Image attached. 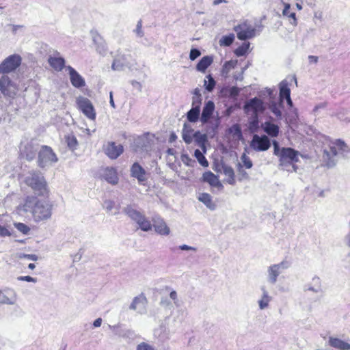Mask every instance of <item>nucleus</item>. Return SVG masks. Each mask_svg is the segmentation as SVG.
Wrapping results in <instances>:
<instances>
[{"label": "nucleus", "instance_id": "nucleus-20", "mask_svg": "<svg viewBox=\"0 0 350 350\" xmlns=\"http://www.w3.org/2000/svg\"><path fill=\"white\" fill-rule=\"evenodd\" d=\"M131 176L136 178L139 182H143L146 180V171L138 163H134L131 168Z\"/></svg>", "mask_w": 350, "mask_h": 350}, {"label": "nucleus", "instance_id": "nucleus-56", "mask_svg": "<svg viewBox=\"0 0 350 350\" xmlns=\"http://www.w3.org/2000/svg\"><path fill=\"white\" fill-rule=\"evenodd\" d=\"M170 297L172 299L176 300L177 298V294L175 291H172L170 292Z\"/></svg>", "mask_w": 350, "mask_h": 350}, {"label": "nucleus", "instance_id": "nucleus-39", "mask_svg": "<svg viewBox=\"0 0 350 350\" xmlns=\"http://www.w3.org/2000/svg\"><path fill=\"white\" fill-rule=\"evenodd\" d=\"M206 78H208V84L206 85V89L208 92H211L215 86V81L214 79L211 77V75H208Z\"/></svg>", "mask_w": 350, "mask_h": 350}, {"label": "nucleus", "instance_id": "nucleus-8", "mask_svg": "<svg viewBox=\"0 0 350 350\" xmlns=\"http://www.w3.org/2000/svg\"><path fill=\"white\" fill-rule=\"evenodd\" d=\"M265 109L262 100L257 97L250 99L244 105V111L246 113H251L252 116H258Z\"/></svg>", "mask_w": 350, "mask_h": 350}, {"label": "nucleus", "instance_id": "nucleus-49", "mask_svg": "<svg viewBox=\"0 0 350 350\" xmlns=\"http://www.w3.org/2000/svg\"><path fill=\"white\" fill-rule=\"evenodd\" d=\"M239 93V89L237 87H232L230 90L231 96H237Z\"/></svg>", "mask_w": 350, "mask_h": 350}, {"label": "nucleus", "instance_id": "nucleus-34", "mask_svg": "<svg viewBox=\"0 0 350 350\" xmlns=\"http://www.w3.org/2000/svg\"><path fill=\"white\" fill-rule=\"evenodd\" d=\"M258 116H252V120L249 123V128L252 131H256L258 128Z\"/></svg>", "mask_w": 350, "mask_h": 350}, {"label": "nucleus", "instance_id": "nucleus-55", "mask_svg": "<svg viewBox=\"0 0 350 350\" xmlns=\"http://www.w3.org/2000/svg\"><path fill=\"white\" fill-rule=\"evenodd\" d=\"M180 249L182 250H195L194 248H193L192 247L188 246L187 245H180Z\"/></svg>", "mask_w": 350, "mask_h": 350}, {"label": "nucleus", "instance_id": "nucleus-40", "mask_svg": "<svg viewBox=\"0 0 350 350\" xmlns=\"http://www.w3.org/2000/svg\"><path fill=\"white\" fill-rule=\"evenodd\" d=\"M103 208L107 211H111L115 208V202L111 200H107L103 203Z\"/></svg>", "mask_w": 350, "mask_h": 350}, {"label": "nucleus", "instance_id": "nucleus-31", "mask_svg": "<svg viewBox=\"0 0 350 350\" xmlns=\"http://www.w3.org/2000/svg\"><path fill=\"white\" fill-rule=\"evenodd\" d=\"M199 200L206 204L208 207H211L213 204L211 196L206 193H202L198 198Z\"/></svg>", "mask_w": 350, "mask_h": 350}, {"label": "nucleus", "instance_id": "nucleus-38", "mask_svg": "<svg viewBox=\"0 0 350 350\" xmlns=\"http://www.w3.org/2000/svg\"><path fill=\"white\" fill-rule=\"evenodd\" d=\"M16 228L24 234H27L30 230V228L23 223H18L15 224Z\"/></svg>", "mask_w": 350, "mask_h": 350}, {"label": "nucleus", "instance_id": "nucleus-5", "mask_svg": "<svg viewBox=\"0 0 350 350\" xmlns=\"http://www.w3.org/2000/svg\"><path fill=\"white\" fill-rule=\"evenodd\" d=\"M22 58L18 54H14L6 57L0 64V74L5 75L16 70L21 64Z\"/></svg>", "mask_w": 350, "mask_h": 350}, {"label": "nucleus", "instance_id": "nucleus-24", "mask_svg": "<svg viewBox=\"0 0 350 350\" xmlns=\"http://www.w3.org/2000/svg\"><path fill=\"white\" fill-rule=\"evenodd\" d=\"M213 59L211 56H204L196 65V69L202 72H205L208 66L211 65Z\"/></svg>", "mask_w": 350, "mask_h": 350}, {"label": "nucleus", "instance_id": "nucleus-45", "mask_svg": "<svg viewBox=\"0 0 350 350\" xmlns=\"http://www.w3.org/2000/svg\"><path fill=\"white\" fill-rule=\"evenodd\" d=\"M271 110L277 117L281 116V115H282L281 111L279 109V107L277 106L276 104H274L271 107Z\"/></svg>", "mask_w": 350, "mask_h": 350}, {"label": "nucleus", "instance_id": "nucleus-2", "mask_svg": "<svg viewBox=\"0 0 350 350\" xmlns=\"http://www.w3.org/2000/svg\"><path fill=\"white\" fill-rule=\"evenodd\" d=\"M36 202V198L33 196H27L24 202V204L18 207L19 211H31L35 217L38 219H48L51 216V208L48 204L46 206L39 205L36 202L35 206L33 205Z\"/></svg>", "mask_w": 350, "mask_h": 350}, {"label": "nucleus", "instance_id": "nucleus-60", "mask_svg": "<svg viewBox=\"0 0 350 350\" xmlns=\"http://www.w3.org/2000/svg\"><path fill=\"white\" fill-rule=\"evenodd\" d=\"M184 140L186 143H190L191 142V139L189 137V138H187V137L184 136Z\"/></svg>", "mask_w": 350, "mask_h": 350}, {"label": "nucleus", "instance_id": "nucleus-3", "mask_svg": "<svg viewBox=\"0 0 350 350\" xmlns=\"http://www.w3.org/2000/svg\"><path fill=\"white\" fill-rule=\"evenodd\" d=\"M274 154L279 158L280 165L288 166L293 165L294 170L296 171L297 167L296 163L299 161V151L292 148H282L280 149L277 142H273Z\"/></svg>", "mask_w": 350, "mask_h": 350}, {"label": "nucleus", "instance_id": "nucleus-54", "mask_svg": "<svg viewBox=\"0 0 350 350\" xmlns=\"http://www.w3.org/2000/svg\"><path fill=\"white\" fill-rule=\"evenodd\" d=\"M101 323H102V319L100 318H98L94 321L93 325L94 327H98L101 325Z\"/></svg>", "mask_w": 350, "mask_h": 350}, {"label": "nucleus", "instance_id": "nucleus-48", "mask_svg": "<svg viewBox=\"0 0 350 350\" xmlns=\"http://www.w3.org/2000/svg\"><path fill=\"white\" fill-rule=\"evenodd\" d=\"M10 235V232H9V230L6 228L0 226V236L6 237Z\"/></svg>", "mask_w": 350, "mask_h": 350}, {"label": "nucleus", "instance_id": "nucleus-27", "mask_svg": "<svg viewBox=\"0 0 350 350\" xmlns=\"http://www.w3.org/2000/svg\"><path fill=\"white\" fill-rule=\"evenodd\" d=\"M280 265H273L269 267V273L270 280L272 283H274L277 280V278L280 273L279 272Z\"/></svg>", "mask_w": 350, "mask_h": 350}, {"label": "nucleus", "instance_id": "nucleus-52", "mask_svg": "<svg viewBox=\"0 0 350 350\" xmlns=\"http://www.w3.org/2000/svg\"><path fill=\"white\" fill-rule=\"evenodd\" d=\"M23 256L24 258H26L27 259L34 260V261L38 260V256L36 254H24Z\"/></svg>", "mask_w": 350, "mask_h": 350}, {"label": "nucleus", "instance_id": "nucleus-11", "mask_svg": "<svg viewBox=\"0 0 350 350\" xmlns=\"http://www.w3.org/2000/svg\"><path fill=\"white\" fill-rule=\"evenodd\" d=\"M79 109L89 119L94 120L96 119V112L94 108L88 98H83L77 101Z\"/></svg>", "mask_w": 350, "mask_h": 350}, {"label": "nucleus", "instance_id": "nucleus-61", "mask_svg": "<svg viewBox=\"0 0 350 350\" xmlns=\"http://www.w3.org/2000/svg\"><path fill=\"white\" fill-rule=\"evenodd\" d=\"M297 8H298L299 9H301V5H299V4H297Z\"/></svg>", "mask_w": 350, "mask_h": 350}, {"label": "nucleus", "instance_id": "nucleus-59", "mask_svg": "<svg viewBox=\"0 0 350 350\" xmlns=\"http://www.w3.org/2000/svg\"><path fill=\"white\" fill-rule=\"evenodd\" d=\"M35 267H36V265L33 263H30L28 265V268L30 269H34Z\"/></svg>", "mask_w": 350, "mask_h": 350}, {"label": "nucleus", "instance_id": "nucleus-10", "mask_svg": "<svg viewBox=\"0 0 350 350\" xmlns=\"http://www.w3.org/2000/svg\"><path fill=\"white\" fill-rule=\"evenodd\" d=\"M238 39L245 40L250 39L255 36V29L247 23H243L234 27Z\"/></svg>", "mask_w": 350, "mask_h": 350}, {"label": "nucleus", "instance_id": "nucleus-42", "mask_svg": "<svg viewBox=\"0 0 350 350\" xmlns=\"http://www.w3.org/2000/svg\"><path fill=\"white\" fill-rule=\"evenodd\" d=\"M136 350H154L149 344L142 342L137 346Z\"/></svg>", "mask_w": 350, "mask_h": 350}, {"label": "nucleus", "instance_id": "nucleus-15", "mask_svg": "<svg viewBox=\"0 0 350 350\" xmlns=\"http://www.w3.org/2000/svg\"><path fill=\"white\" fill-rule=\"evenodd\" d=\"M70 79L71 84L77 88L85 86V82L83 78L71 66H68Z\"/></svg>", "mask_w": 350, "mask_h": 350}, {"label": "nucleus", "instance_id": "nucleus-53", "mask_svg": "<svg viewBox=\"0 0 350 350\" xmlns=\"http://www.w3.org/2000/svg\"><path fill=\"white\" fill-rule=\"evenodd\" d=\"M309 62L316 64L318 62L319 57L314 55H310L308 57Z\"/></svg>", "mask_w": 350, "mask_h": 350}, {"label": "nucleus", "instance_id": "nucleus-9", "mask_svg": "<svg viewBox=\"0 0 350 350\" xmlns=\"http://www.w3.org/2000/svg\"><path fill=\"white\" fill-rule=\"evenodd\" d=\"M271 146V142L267 135H254L250 142V147L257 152L267 150Z\"/></svg>", "mask_w": 350, "mask_h": 350}, {"label": "nucleus", "instance_id": "nucleus-7", "mask_svg": "<svg viewBox=\"0 0 350 350\" xmlns=\"http://www.w3.org/2000/svg\"><path fill=\"white\" fill-rule=\"evenodd\" d=\"M18 91L17 85L6 75L0 77V92L4 96L13 98Z\"/></svg>", "mask_w": 350, "mask_h": 350}, {"label": "nucleus", "instance_id": "nucleus-36", "mask_svg": "<svg viewBox=\"0 0 350 350\" xmlns=\"http://www.w3.org/2000/svg\"><path fill=\"white\" fill-rule=\"evenodd\" d=\"M241 161H242V162L243 163V165L247 169H250L252 167V165H253L252 161H251L250 157L248 156H247L245 154H243L241 156Z\"/></svg>", "mask_w": 350, "mask_h": 350}, {"label": "nucleus", "instance_id": "nucleus-37", "mask_svg": "<svg viewBox=\"0 0 350 350\" xmlns=\"http://www.w3.org/2000/svg\"><path fill=\"white\" fill-rule=\"evenodd\" d=\"M127 214L128 216L131 217L132 219H142V214L132 208H128L127 209Z\"/></svg>", "mask_w": 350, "mask_h": 350}, {"label": "nucleus", "instance_id": "nucleus-33", "mask_svg": "<svg viewBox=\"0 0 350 350\" xmlns=\"http://www.w3.org/2000/svg\"><path fill=\"white\" fill-rule=\"evenodd\" d=\"M269 300L270 299L267 294L266 293H264L262 299L258 301L260 308L264 309L267 308L269 305Z\"/></svg>", "mask_w": 350, "mask_h": 350}, {"label": "nucleus", "instance_id": "nucleus-16", "mask_svg": "<svg viewBox=\"0 0 350 350\" xmlns=\"http://www.w3.org/2000/svg\"><path fill=\"white\" fill-rule=\"evenodd\" d=\"M280 100L282 102L284 99L286 100L288 105L291 107L293 102L291 98V90L286 82L282 81L280 85Z\"/></svg>", "mask_w": 350, "mask_h": 350}, {"label": "nucleus", "instance_id": "nucleus-28", "mask_svg": "<svg viewBox=\"0 0 350 350\" xmlns=\"http://www.w3.org/2000/svg\"><path fill=\"white\" fill-rule=\"evenodd\" d=\"M250 47V43L249 42H244L241 46H239L238 48H237L234 51V54L238 56H243L245 55Z\"/></svg>", "mask_w": 350, "mask_h": 350}, {"label": "nucleus", "instance_id": "nucleus-26", "mask_svg": "<svg viewBox=\"0 0 350 350\" xmlns=\"http://www.w3.org/2000/svg\"><path fill=\"white\" fill-rule=\"evenodd\" d=\"M65 141L68 147L70 150H74L77 148L78 146V142L76 137L72 133L66 135L65 136Z\"/></svg>", "mask_w": 350, "mask_h": 350}, {"label": "nucleus", "instance_id": "nucleus-14", "mask_svg": "<svg viewBox=\"0 0 350 350\" xmlns=\"http://www.w3.org/2000/svg\"><path fill=\"white\" fill-rule=\"evenodd\" d=\"M16 301V293L12 288L0 290V304H12Z\"/></svg>", "mask_w": 350, "mask_h": 350}, {"label": "nucleus", "instance_id": "nucleus-19", "mask_svg": "<svg viewBox=\"0 0 350 350\" xmlns=\"http://www.w3.org/2000/svg\"><path fill=\"white\" fill-rule=\"evenodd\" d=\"M328 345L338 350H350V343L336 337H329Z\"/></svg>", "mask_w": 350, "mask_h": 350}, {"label": "nucleus", "instance_id": "nucleus-58", "mask_svg": "<svg viewBox=\"0 0 350 350\" xmlns=\"http://www.w3.org/2000/svg\"><path fill=\"white\" fill-rule=\"evenodd\" d=\"M222 2H226V1L225 0H214L213 3H214L215 5H217V4H219L220 3H222Z\"/></svg>", "mask_w": 350, "mask_h": 350}, {"label": "nucleus", "instance_id": "nucleus-22", "mask_svg": "<svg viewBox=\"0 0 350 350\" xmlns=\"http://www.w3.org/2000/svg\"><path fill=\"white\" fill-rule=\"evenodd\" d=\"M200 104H201V100L199 99L196 106L192 107L187 112V120L190 122H196L198 121L199 116H200Z\"/></svg>", "mask_w": 350, "mask_h": 350}, {"label": "nucleus", "instance_id": "nucleus-13", "mask_svg": "<svg viewBox=\"0 0 350 350\" xmlns=\"http://www.w3.org/2000/svg\"><path fill=\"white\" fill-rule=\"evenodd\" d=\"M103 178L111 185H116L118 183V176L116 170L112 167H107L103 169Z\"/></svg>", "mask_w": 350, "mask_h": 350}, {"label": "nucleus", "instance_id": "nucleus-30", "mask_svg": "<svg viewBox=\"0 0 350 350\" xmlns=\"http://www.w3.org/2000/svg\"><path fill=\"white\" fill-rule=\"evenodd\" d=\"M194 155L196 158L198 159L199 163L204 167H207L208 165V163L207 160L206 159L205 157L203 155V154L201 152V151L199 149H196L194 152Z\"/></svg>", "mask_w": 350, "mask_h": 350}, {"label": "nucleus", "instance_id": "nucleus-43", "mask_svg": "<svg viewBox=\"0 0 350 350\" xmlns=\"http://www.w3.org/2000/svg\"><path fill=\"white\" fill-rule=\"evenodd\" d=\"M200 51L196 49H192L190 51L189 58L191 60H194L200 55Z\"/></svg>", "mask_w": 350, "mask_h": 350}, {"label": "nucleus", "instance_id": "nucleus-32", "mask_svg": "<svg viewBox=\"0 0 350 350\" xmlns=\"http://www.w3.org/2000/svg\"><path fill=\"white\" fill-rule=\"evenodd\" d=\"M138 225L143 231H148L152 229L150 220H138Z\"/></svg>", "mask_w": 350, "mask_h": 350}, {"label": "nucleus", "instance_id": "nucleus-18", "mask_svg": "<svg viewBox=\"0 0 350 350\" xmlns=\"http://www.w3.org/2000/svg\"><path fill=\"white\" fill-rule=\"evenodd\" d=\"M214 110L215 104L213 101L209 100L207 103H206L203 108L200 118V120L203 124L208 122V121L212 117Z\"/></svg>", "mask_w": 350, "mask_h": 350}, {"label": "nucleus", "instance_id": "nucleus-25", "mask_svg": "<svg viewBox=\"0 0 350 350\" xmlns=\"http://www.w3.org/2000/svg\"><path fill=\"white\" fill-rule=\"evenodd\" d=\"M153 226L155 231L160 234L166 235L170 232V229L163 220H160L159 222L154 224Z\"/></svg>", "mask_w": 350, "mask_h": 350}, {"label": "nucleus", "instance_id": "nucleus-12", "mask_svg": "<svg viewBox=\"0 0 350 350\" xmlns=\"http://www.w3.org/2000/svg\"><path fill=\"white\" fill-rule=\"evenodd\" d=\"M105 154L111 159L118 158L123 152V146L116 145L115 142H109L105 149Z\"/></svg>", "mask_w": 350, "mask_h": 350}, {"label": "nucleus", "instance_id": "nucleus-29", "mask_svg": "<svg viewBox=\"0 0 350 350\" xmlns=\"http://www.w3.org/2000/svg\"><path fill=\"white\" fill-rule=\"evenodd\" d=\"M234 40V36L232 33L228 35V36H224L220 39L219 44L221 46H230L233 43Z\"/></svg>", "mask_w": 350, "mask_h": 350}, {"label": "nucleus", "instance_id": "nucleus-6", "mask_svg": "<svg viewBox=\"0 0 350 350\" xmlns=\"http://www.w3.org/2000/svg\"><path fill=\"white\" fill-rule=\"evenodd\" d=\"M57 157L52 148L48 146H42L38 153V163L40 167H44L47 164L55 163Z\"/></svg>", "mask_w": 350, "mask_h": 350}, {"label": "nucleus", "instance_id": "nucleus-35", "mask_svg": "<svg viewBox=\"0 0 350 350\" xmlns=\"http://www.w3.org/2000/svg\"><path fill=\"white\" fill-rule=\"evenodd\" d=\"M204 180L210 184L213 185L217 180V176L212 172H208L204 174Z\"/></svg>", "mask_w": 350, "mask_h": 350}, {"label": "nucleus", "instance_id": "nucleus-41", "mask_svg": "<svg viewBox=\"0 0 350 350\" xmlns=\"http://www.w3.org/2000/svg\"><path fill=\"white\" fill-rule=\"evenodd\" d=\"M26 150H29V152L25 153V159L27 161H31L35 157V151L33 150L32 146L26 147Z\"/></svg>", "mask_w": 350, "mask_h": 350}, {"label": "nucleus", "instance_id": "nucleus-23", "mask_svg": "<svg viewBox=\"0 0 350 350\" xmlns=\"http://www.w3.org/2000/svg\"><path fill=\"white\" fill-rule=\"evenodd\" d=\"M147 299L144 294H141L137 297H135L131 304L130 305V309L131 310H137L139 306H141L142 308H145L147 304Z\"/></svg>", "mask_w": 350, "mask_h": 350}, {"label": "nucleus", "instance_id": "nucleus-4", "mask_svg": "<svg viewBox=\"0 0 350 350\" xmlns=\"http://www.w3.org/2000/svg\"><path fill=\"white\" fill-rule=\"evenodd\" d=\"M25 183L30 187L38 196L49 198V189L44 176L37 172H32L31 176L25 179Z\"/></svg>", "mask_w": 350, "mask_h": 350}, {"label": "nucleus", "instance_id": "nucleus-47", "mask_svg": "<svg viewBox=\"0 0 350 350\" xmlns=\"http://www.w3.org/2000/svg\"><path fill=\"white\" fill-rule=\"evenodd\" d=\"M225 174L229 176L230 178L234 179V172L232 167H226L225 168Z\"/></svg>", "mask_w": 350, "mask_h": 350}, {"label": "nucleus", "instance_id": "nucleus-46", "mask_svg": "<svg viewBox=\"0 0 350 350\" xmlns=\"http://www.w3.org/2000/svg\"><path fill=\"white\" fill-rule=\"evenodd\" d=\"M18 280L21 281H26V282H36L37 280L34 278H32L29 275L27 276H20L18 278Z\"/></svg>", "mask_w": 350, "mask_h": 350}, {"label": "nucleus", "instance_id": "nucleus-51", "mask_svg": "<svg viewBox=\"0 0 350 350\" xmlns=\"http://www.w3.org/2000/svg\"><path fill=\"white\" fill-rule=\"evenodd\" d=\"M289 10H290V4L284 3V8L282 12L283 15L286 16L289 15V14H290Z\"/></svg>", "mask_w": 350, "mask_h": 350}, {"label": "nucleus", "instance_id": "nucleus-21", "mask_svg": "<svg viewBox=\"0 0 350 350\" xmlns=\"http://www.w3.org/2000/svg\"><path fill=\"white\" fill-rule=\"evenodd\" d=\"M49 64L56 71H61L65 66V60L61 57H50Z\"/></svg>", "mask_w": 350, "mask_h": 350}, {"label": "nucleus", "instance_id": "nucleus-50", "mask_svg": "<svg viewBox=\"0 0 350 350\" xmlns=\"http://www.w3.org/2000/svg\"><path fill=\"white\" fill-rule=\"evenodd\" d=\"M287 17L293 20V21L291 22V24H293V25H297V18L295 12L290 13L289 15L287 16Z\"/></svg>", "mask_w": 350, "mask_h": 350}, {"label": "nucleus", "instance_id": "nucleus-17", "mask_svg": "<svg viewBox=\"0 0 350 350\" xmlns=\"http://www.w3.org/2000/svg\"><path fill=\"white\" fill-rule=\"evenodd\" d=\"M261 128L271 137H276L279 135V126L270 121L262 123Z\"/></svg>", "mask_w": 350, "mask_h": 350}, {"label": "nucleus", "instance_id": "nucleus-57", "mask_svg": "<svg viewBox=\"0 0 350 350\" xmlns=\"http://www.w3.org/2000/svg\"><path fill=\"white\" fill-rule=\"evenodd\" d=\"M110 103L112 107H115V105H114V101L113 100V97H112V94L111 93L110 94Z\"/></svg>", "mask_w": 350, "mask_h": 350}, {"label": "nucleus", "instance_id": "nucleus-44", "mask_svg": "<svg viewBox=\"0 0 350 350\" xmlns=\"http://www.w3.org/2000/svg\"><path fill=\"white\" fill-rule=\"evenodd\" d=\"M236 64H237V61H232V60L228 61V62H225L224 68L225 69L230 70L231 68H234L236 66Z\"/></svg>", "mask_w": 350, "mask_h": 350}, {"label": "nucleus", "instance_id": "nucleus-1", "mask_svg": "<svg viewBox=\"0 0 350 350\" xmlns=\"http://www.w3.org/2000/svg\"><path fill=\"white\" fill-rule=\"evenodd\" d=\"M348 151V146L341 139L331 141L327 148L324 150L323 160L327 167H332L336 163V157Z\"/></svg>", "mask_w": 350, "mask_h": 350}]
</instances>
